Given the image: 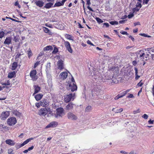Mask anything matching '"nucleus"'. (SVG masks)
I'll use <instances>...</instances> for the list:
<instances>
[{
  "label": "nucleus",
  "instance_id": "1",
  "mask_svg": "<svg viewBox=\"0 0 154 154\" xmlns=\"http://www.w3.org/2000/svg\"><path fill=\"white\" fill-rule=\"evenodd\" d=\"M75 98V93H70L65 97L64 101L66 103H69L71 101H73Z\"/></svg>",
  "mask_w": 154,
  "mask_h": 154
},
{
  "label": "nucleus",
  "instance_id": "2",
  "mask_svg": "<svg viewBox=\"0 0 154 154\" xmlns=\"http://www.w3.org/2000/svg\"><path fill=\"white\" fill-rule=\"evenodd\" d=\"M71 82L69 83V89H70L72 92H73L77 90V87L73 77L71 79Z\"/></svg>",
  "mask_w": 154,
  "mask_h": 154
},
{
  "label": "nucleus",
  "instance_id": "3",
  "mask_svg": "<svg viewBox=\"0 0 154 154\" xmlns=\"http://www.w3.org/2000/svg\"><path fill=\"white\" fill-rule=\"evenodd\" d=\"M17 123L16 118L14 117H10L7 120V124L10 126L14 125Z\"/></svg>",
  "mask_w": 154,
  "mask_h": 154
},
{
  "label": "nucleus",
  "instance_id": "4",
  "mask_svg": "<svg viewBox=\"0 0 154 154\" xmlns=\"http://www.w3.org/2000/svg\"><path fill=\"white\" fill-rule=\"evenodd\" d=\"M36 74L37 72L36 70H32L30 73V76L34 81H36L38 79V77L36 76Z\"/></svg>",
  "mask_w": 154,
  "mask_h": 154
},
{
  "label": "nucleus",
  "instance_id": "5",
  "mask_svg": "<svg viewBox=\"0 0 154 154\" xmlns=\"http://www.w3.org/2000/svg\"><path fill=\"white\" fill-rule=\"evenodd\" d=\"M64 114V109L63 108L58 107L56 109V115L57 116H62Z\"/></svg>",
  "mask_w": 154,
  "mask_h": 154
},
{
  "label": "nucleus",
  "instance_id": "6",
  "mask_svg": "<svg viewBox=\"0 0 154 154\" xmlns=\"http://www.w3.org/2000/svg\"><path fill=\"white\" fill-rule=\"evenodd\" d=\"M137 56L138 58H140V59H144V57L146 56V54L144 51L143 50H140L137 52Z\"/></svg>",
  "mask_w": 154,
  "mask_h": 154
},
{
  "label": "nucleus",
  "instance_id": "7",
  "mask_svg": "<svg viewBox=\"0 0 154 154\" xmlns=\"http://www.w3.org/2000/svg\"><path fill=\"white\" fill-rule=\"evenodd\" d=\"M10 113L8 111L3 112H2L0 118L2 120H5L9 116Z\"/></svg>",
  "mask_w": 154,
  "mask_h": 154
},
{
  "label": "nucleus",
  "instance_id": "8",
  "mask_svg": "<svg viewBox=\"0 0 154 154\" xmlns=\"http://www.w3.org/2000/svg\"><path fill=\"white\" fill-rule=\"evenodd\" d=\"M33 139L34 138H31L28 139L22 143L20 144V145H16L15 147L17 149H18L27 144L29 141L32 140H33Z\"/></svg>",
  "mask_w": 154,
  "mask_h": 154
},
{
  "label": "nucleus",
  "instance_id": "9",
  "mask_svg": "<svg viewBox=\"0 0 154 154\" xmlns=\"http://www.w3.org/2000/svg\"><path fill=\"white\" fill-rule=\"evenodd\" d=\"M48 112V110L46 108H42L39 110L38 114L40 116H45L47 113Z\"/></svg>",
  "mask_w": 154,
  "mask_h": 154
},
{
  "label": "nucleus",
  "instance_id": "10",
  "mask_svg": "<svg viewBox=\"0 0 154 154\" xmlns=\"http://www.w3.org/2000/svg\"><path fill=\"white\" fill-rule=\"evenodd\" d=\"M108 70L109 71H112L114 73L117 74L119 72V68L118 66H112L108 67Z\"/></svg>",
  "mask_w": 154,
  "mask_h": 154
},
{
  "label": "nucleus",
  "instance_id": "11",
  "mask_svg": "<svg viewBox=\"0 0 154 154\" xmlns=\"http://www.w3.org/2000/svg\"><path fill=\"white\" fill-rule=\"evenodd\" d=\"M67 116L69 119L72 120H76L77 118L75 115L71 112H69L67 113Z\"/></svg>",
  "mask_w": 154,
  "mask_h": 154
},
{
  "label": "nucleus",
  "instance_id": "12",
  "mask_svg": "<svg viewBox=\"0 0 154 154\" xmlns=\"http://www.w3.org/2000/svg\"><path fill=\"white\" fill-rule=\"evenodd\" d=\"M64 45L67 50L70 53H72L73 50L71 48L69 42L67 41H64Z\"/></svg>",
  "mask_w": 154,
  "mask_h": 154
},
{
  "label": "nucleus",
  "instance_id": "13",
  "mask_svg": "<svg viewBox=\"0 0 154 154\" xmlns=\"http://www.w3.org/2000/svg\"><path fill=\"white\" fill-rule=\"evenodd\" d=\"M57 69H60V70H61L64 69V65L63 61L61 60H59L57 62Z\"/></svg>",
  "mask_w": 154,
  "mask_h": 154
},
{
  "label": "nucleus",
  "instance_id": "14",
  "mask_svg": "<svg viewBox=\"0 0 154 154\" xmlns=\"http://www.w3.org/2000/svg\"><path fill=\"white\" fill-rule=\"evenodd\" d=\"M41 106L44 107H47L49 105V102L46 99H43L40 101Z\"/></svg>",
  "mask_w": 154,
  "mask_h": 154
},
{
  "label": "nucleus",
  "instance_id": "15",
  "mask_svg": "<svg viewBox=\"0 0 154 154\" xmlns=\"http://www.w3.org/2000/svg\"><path fill=\"white\" fill-rule=\"evenodd\" d=\"M58 125L57 122L55 121L52 122L46 127V128H48L50 127H55Z\"/></svg>",
  "mask_w": 154,
  "mask_h": 154
},
{
  "label": "nucleus",
  "instance_id": "16",
  "mask_svg": "<svg viewBox=\"0 0 154 154\" xmlns=\"http://www.w3.org/2000/svg\"><path fill=\"white\" fill-rule=\"evenodd\" d=\"M67 0H62L60 2H57L54 5V7H60L64 5L65 2Z\"/></svg>",
  "mask_w": 154,
  "mask_h": 154
},
{
  "label": "nucleus",
  "instance_id": "17",
  "mask_svg": "<svg viewBox=\"0 0 154 154\" xmlns=\"http://www.w3.org/2000/svg\"><path fill=\"white\" fill-rule=\"evenodd\" d=\"M33 87L34 88V92L33 94V96L39 92L41 90V88L38 85H34Z\"/></svg>",
  "mask_w": 154,
  "mask_h": 154
},
{
  "label": "nucleus",
  "instance_id": "18",
  "mask_svg": "<svg viewBox=\"0 0 154 154\" xmlns=\"http://www.w3.org/2000/svg\"><path fill=\"white\" fill-rule=\"evenodd\" d=\"M125 95V91H123L119 94L117 95L116 96L115 98L114 99L115 100H117L119 99L120 98H122L123 96H124Z\"/></svg>",
  "mask_w": 154,
  "mask_h": 154
},
{
  "label": "nucleus",
  "instance_id": "19",
  "mask_svg": "<svg viewBox=\"0 0 154 154\" xmlns=\"http://www.w3.org/2000/svg\"><path fill=\"white\" fill-rule=\"evenodd\" d=\"M11 38L10 37H8L5 40L4 44H5L9 45L11 43Z\"/></svg>",
  "mask_w": 154,
  "mask_h": 154
},
{
  "label": "nucleus",
  "instance_id": "20",
  "mask_svg": "<svg viewBox=\"0 0 154 154\" xmlns=\"http://www.w3.org/2000/svg\"><path fill=\"white\" fill-rule=\"evenodd\" d=\"M68 74L67 72H62L60 75V77L63 79H66L67 77Z\"/></svg>",
  "mask_w": 154,
  "mask_h": 154
},
{
  "label": "nucleus",
  "instance_id": "21",
  "mask_svg": "<svg viewBox=\"0 0 154 154\" xmlns=\"http://www.w3.org/2000/svg\"><path fill=\"white\" fill-rule=\"evenodd\" d=\"M6 143L10 146H14L15 144V143L14 141L11 139H8L5 140Z\"/></svg>",
  "mask_w": 154,
  "mask_h": 154
},
{
  "label": "nucleus",
  "instance_id": "22",
  "mask_svg": "<svg viewBox=\"0 0 154 154\" xmlns=\"http://www.w3.org/2000/svg\"><path fill=\"white\" fill-rule=\"evenodd\" d=\"M74 104L72 102H69L66 106V110H70L72 109L73 108V106Z\"/></svg>",
  "mask_w": 154,
  "mask_h": 154
},
{
  "label": "nucleus",
  "instance_id": "23",
  "mask_svg": "<svg viewBox=\"0 0 154 154\" xmlns=\"http://www.w3.org/2000/svg\"><path fill=\"white\" fill-rule=\"evenodd\" d=\"M13 114L15 116L19 117L21 116V113L17 110H14L12 111Z\"/></svg>",
  "mask_w": 154,
  "mask_h": 154
},
{
  "label": "nucleus",
  "instance_id": "24",
  "mask_svg": "<svg viewBox=\"0 0 154 154\" xmlns=\"http://www.w3.org/2000/svg\"><path fill=\"white\" fill-rule=\"evenodd\" d=\"M43 94H36L35 97L36 101H38L40 100L43 97Z\"/></svg>",
  "mask_w": 154,
  "mask_h": 154
},
{
  "label": "nucleus",
  "instance_id": "25",
  "mask_svg": "<svg viewBox=\"0 0 154 154\" xmlns=\"http://www.w3.org/2000/svg\"><path fill=\"white\" fill-rule=\"evenodd\" d=\"M35 3L37 6L41 7L43 6L44 2L42 1L38 0L36 1L35 2Z\"/></svg>",
  "mask_w": 154,
  "mask_h": 154
},
{
  "label": "nucleus",
  "instance_id": "26",
  "mask_svg": "<svg viewBox=\"0 0 154 154\" xmlns=\"http://www.w3.org/2000/svg\"><path fill=\"white\" fill-rule=\"evenodd\" d=\"M18 66V63L17 62H14L12 63L11 69L12 70H14L16 69Z\"/></svg>",
  "mask_w": 154,
  "mask_h": 154
},
{
  "label": "nucleus",
  "instance_id": "27",
  "mask_svg": "<svg viewBox=\"0 0 154 154\" xmlns=\"http://www.w3.org/2000/svg\"><path fill=\"white\" fill-rule=\"evenodd\" d=\"M53 5V3L49 2L45 4L44 7L46 8L49 9L51 8Z\"/></svg>",
  "mask_w": 154,
  "mask_h": 154
},
{
  "label": "nucleus",
  "instance_id": "28",
  "mask_svg": "<svg viewBox=\"0 0 154 154\" xmlns=\"http://www.w3.org/2000/svg\"><path fill=\"white\" fill-rule=\"evenodd\" d=\"M86 4L87 5V8L90 11H94L93 9L90 7V5L91 4L90 0H86Z\"/></svg>",
  "mask_w": 154,
  "mask_h": 154
},
{
  "label": "nucleus",
  "instance_id": "29",
  "mask_svg": "<svg viewBox=\"0 0 154 154\" xmlns=\"http://www.w3.org/2000/svg\"><path fill=\"white\" fill-rule=\"evenodd\" d=\"M53 49V47L51 45H49L46 46L43 48L44 51H49V50H52Z\"/></svg>",
  "mask_w": 154,
  "mask_h": 154
},
{
  "label": "nucleus",
  "instance_id": "30",
  "mask_svg": "<svg viewBox=\"0 0 154 154\" xmlns=\"http://www.w3.org/2000/svg\"><path fill=\"white\" fill-rule=\"evenodd\" d=\"M16 72L15 71L10 72L8 73V77L9 78H12L15 75Z\"/></svg>",
  "mask_w": 154,
  "mask_h": 154
},
{
  "label": "nucleus",
  "instance_id": "31",
  "mask_svg": "<svg viewBox=\"0 0 154 154\" xmlns=\"http://www.w3.org/2000/svg\"><path fill=\"white\" fill-rule=\"evenodd\" d=\"M147 51H149V53L151 55H153L154 54L152 53H154V47L150 48H147Z\"/></svg>",
  "mask_w": 154,
  "mask_h": 154
},
{
  "label": "nucleus",
  "instance_id": "32",
  "mask_svg": "<svg viewBox=\"0 0 154 154\" xmlns=\"http://www.w3.org/2000/svg\"><path fill=\"white\" fill-rule=\"evenodd\" d=\"M8 128L7 126H5L3 125H0V129L2 131H6Z\"/></svg>",
  "mask_w": 154,
  "mask_h": 154
},
{
  "label": "nucleus",
  "instance_id": "33",
  "mask_svg": "<svg viewBox=\"0 0 154 154\" xmlns=\"http://www.w3.org/2000/svg\"><path fill=\"white\" fill-rule=\"evenodd\" d=\"M43 30L44 32L46 33L51 34V32L49 30V29L46 27H43Z\"/></svg>",
  "mask_w": 154,
  "mask_h": 154
},
{
  "label": "nucleus",
  "instance_id": "34",
  "mask_svg": "<svg viewBox=\"0 0 154 154\" xmlns=\"http://www.w3.org/2000/svg\"><path fill=\"white\" fill-rule=\"evenodd\" d=\"M1 84L3 85H10V82L8 80L6 81L5 83L1 82Z\"/></svg>",
  "mask_w": 154,
  "mask_h": 154
},
{
  "label": "nucleus",
  "instance_id": "35",
  "mask_svg": "<svg viewBox=\"0 0 154 154\" xmlns=\"http://www.w3.org/2000/svg\"><path fill=\"white\" fill-rule=\"evenodd\" d=\"M65 37L67 39L70 40H72V36L69 34H66L65 35Z\"/></svg>",
  "mask_w": 154,
  "mask_h": 154
},
{
  "label": "nucleus",
  "instance_id": "36",
  "mask_svg": "<svg viewBox=\"0 0 154 154\" xmlns=\"http://www.w3.org/2000/svg\"><path fill=\"white\" fill-rule=\"evenodd\" d=\"M20 37L19 35L15 36L13 40L15 42H19Z\"/></svg>",
  "mask_w": 154,
  "mask_h": 154
},
{
  "label": "nucleus",
  "instance_id": "37",
  "mask_svg": "<svg viewBox=\"0 0 154 154\" xmlns=\"http://www.w3.org/2000/svg\"><path fill=\"white\" fill-rule=\"evenodd\" d=\"M96 21H97L98 23H101L103 22V20L99 17H96L95 18Z\"/></svg>",
  "mask_w": 154,
  "mask_h": 154
},
{
  "label": "nucleus",
  "instance_id": "38",
  "mask_svg": "<svg viewBox=\"0 0 154 154\" xmlns=\"http://www.w3.org/2000/svg\"><path fill=\"white\" fill-rule=\"evenodd\" d=\"M27 54H28V57L30 58V57L32 56V53L30 50V49H29V50L27 51Z\"/></svg>",
  "mask_w": 154,
  "mask_h": 154
},
{
  "label": "nucleus",
  "instance_id": "39",
  "mask_svg": "<svg viewBox=\"0 0 154 154\" xmlns=\"http://www.w3.org/2000/svg\"><path fill=\"white\" fill-rule=\"evenodd\" d=\"M92 109V107L90 106H87L85 109V111L86 112H90Z\"/></svg>",
  "mask_w": 154,
  "mask_h": 154
},
{
  "label": "nucleus",
  "instance_id": "40",
  "mask_svg": "<svg viewBox=\"0 0 154 154\" xmlns=\"http://www.w3.org/2000/svg\"><path fill=\"white\" fill-rule=\"evenodd\" d=\"M58 52V48L55 46L54 48V50L52 51V53L53 54H55L57 53Z\"/></svg>",
  "mask_w": 154,
  "mask_h": 154
},
{
  "label": "nucleus",
  "instance_id": "41",
  "mask_svg": "<svg viewBox=\"0 0 154 154\" xmlns=\"http://www.w3.org/2000/svg\"><path fill=\"white\" fill-rule=\"evenodd\" d=\"M109 23L112 25H116L118 24V21H111L109 22Z\"/></svg>",
  "mask_w": 154,
  "mask_h": 154
},
{
  "label": "nucleus",
  "instance_id": "42",
  "mask_svg": "<svg viewBox=\"0 0 154 154\" xmlns=\"http://www.w3.org/2000/svg\"><path fill=\"white\" fill-rule=\"evenodd\" d=\"M5 32L3 31H2L0 32V38H2L4 36Z\"/></svg>",
  "mask_w": 154,
  "mask_h": 154
},
{
  "label": "nucleus",
  "instance_id": "43",
  "mask_svg": "<svg viewBox=\"0 0 154 154\" xmlns=\"http://www.w3.org/2000/svg\"><path fill=\"white\" fill-rule=\"evenodd\" d=\"M13 152V150L11 149H10L8 150V154H14Z\"/></svg>",
  "mask_w": 154,
  "mask_h": 154
},
{
  "label": "nucleus",
  "instance_id": "44",
  "mask_svg": "<svg viewBox=\"0 0 154 154\" xmlns=\"http://www.w3.org/2000/svg\"><path fill=\"white\" fill-rule=\"evenodd\" d=\"M35 106L37 108H39L40 106H41V104L40 103V101L39 102L36 103H35Z\"/></svg>",
  "mask_w": 154,
  "mask_h": 154
},
{
  "label": "nucleus",
  "instance_id": "45",
  "mask_svg": "<svg viewBox=\"0 0 154 154\" xmlns=\"http://www.w3.org/2000/svg\"><path fill=\"white\" fill-rule=\"evenodd\" d=\"M134 16V15L133 14V13L131 14H129L128 16H126V18L127 17H128V18L129 19L131 18H132Z\"/></svg>",
  "mask_w": 154,
  "mask_h": 154
},
{
  "label": "nucleus",
  "instance_id": "46",
  "mask_svg": "<svg viewBox=\"0 0 154 154\" xmlns=\"http://www.w3.org/2000/svg\"><path fill=\"white\" fill-rule=\"evenodd\" d=\"M123 110V109L120 108L119 109H117V110L115 112V113H120L122 112Z\"/></svg>",
  "mask_w": 154,
  "mask_h": 154
},
{
  "label": "nucleus",
  "instance_id": "47",
  "mask_svg": "<svg viewBox=\"0 0 154 154\" xmlns=\"http://www.w3.org/2000/svg\"><path fill=\"white\" fill-rule=\"evenodd\" d=\"M136 6L137 8H140L142 7L140 2H138L136 5Z\"/></svg>",
  "mask_w": 154,
  "mask_h": 154
},
{
  "label": "nucleus",
  "instance_id": "48",
  "mask_svg": "<svg viewBox=\"0 0 154 154\" xmlns=\"http://www.w3.org/2000/svg\"><path fill=\"white\" fill-rule=\"evenodd\" d=\"M128 95L127 96V98H133L134 97V96L132 94H128Z\"/></svg>",
  "mask_w": 154,
  "mask_h": 154
},
{
  "label": "nucleus",
  "instance_id": "49",
  "mask_svg": "<svg viewBox=\"0 0 154 154\" xmlns=\"http://www.w3.org/2000/svg\"><path fill=\"white\" fill-rule=\"evenodd\" d=\"M40 63V61H37L35 63L34 65V68H35Z\"/></svg>",
  "mask_w": 154,
  "mask_h": 154
},
{
  "label": "nucleus",
  "instance_id": "50",
  "mask_svg": "<svg viewBox=\"0 0 154 154\" xmlns=\"http://www.w3.org/2000/svg\"><path fill=\"white\" fill-rule=\"evenodd\" d=\"M14 5L15 6H17L19 8L21 7L20 5L17 1L15 2Z\"/></svg>",
  "mask_w": 154,
  "mask_h": 154
},
{
  "label": "nucleus",
  "instance_id": "51",
  "mask_svg": "<svg viewBox=\"0 0 154 154\" xmlns=\"http://www.w3.org/2000/svg\"><path fill=\"white\" fill-rule=\"evenodd\" d=\"M140 112V109H138L134 111H133V113L134 114H135L137 113H139Z\"/></svg>",
  "mask_w": 154,
  "mask_h": 154
},
{
  "label": "nucleus",
  "instance_id": "52",
  "mask_svg": "<svg viewBox=\"0 0 154 154\" xmlns=\"http://www.w3.org/2000/svg\"><path fill=\"white\" fill-rule=\"evenodd\" d=\"M142 117L145 119H148V116L147 114H145L142 116Z\"/></svg>",
  "mask_w": 154,
  "mask_h": 154
},
{
  "label": "nucleus",
  "instance_id": "53",
  "mask_svg": "<svg viewBox=\"0 0 154 154\" xmlns=\"http://www.w3.org/2000/svg\"><path fill=\"white\" fill-rule=\"evenodd\" d=\"M87 43L89 45L94 46V45L89 40L87 41Z\"/></svg>",
  "mask_w": 154,
  "mask_h": 154
},
{
  "label": "nucleus",
  "instance_id": "54",
  "mask_svg": "<svg viewBox=\"0 0 154 154\" xmlns=\"http://www.w3.org/2000/svg\"><path fill=\"white\" fill-rule=\"evenodd\" d=\"M140 8H138L137 7L134 8H133V10L134 11H139L140 9Z\"/></svg>",
  "mask_w": 154,
  "mask_h": 154
},
{
  "label": "nucleus",
  "instance_id": "55",
  "mask_svg": "<svg viewBox=\"0 0 154 154\" xmlns=\"http://www.w3.org/2000/svg\"><path fill=\"white\" fill-rule=\"evenodd\" d=\"M143 85V83L141 82V81H140L137 85L139 87H141L142 85Z\"/></svg>",
  "mask_w": 154,
  "mask_h": 154
},
{
  "label": "nucleus",
  "instance_id": "56",
  "mask_svg": "<svg viewBox=\"0 0 154 154\" xmlns=\"http://www.w3.org/2000/svg\"><path fill=\"white\" fill-rule=\"evenodd\" d=\"M103 25L105 26L106 27H108L109 26V25L108 23H104L103 24Z\"/></svg>",
  "mask_w": 154,
  "mask_h": 154
},
{
  "label": "nucleus",
  "instance_id": "57",
  "mask_svg": "<svg viewBox=\"0 0 154 154\" xmlns=\"http://www.w3.org/2000/svg\"><path fill=\"white\" fill-rule=\"evenodd\" d=\"M154 122V120H150L148 121V123L149 124H153V122Z\"/></svg>",
  "mask_w": 154,
  "mask_h": 154
},
{
  "label": "nucleus",
  "instance_id": "58",
  "mask_svg": "<svg viewBox=\"0 0 154 154\" xmlns=\"http://www.w3.org/2000/svg\"><path fill=\"white\" fill-rule=\"evenodd\" d=\"M11 20H12L13 21H15V22H18V23H19V22H20L19 21L17 20H15V19H13L12 18H11Z\"/></svg>",
  "mask_w": 154,
  "mask_h": 154
},
{
  "label": "nucleus",
  "instance_id": "59",
  "mask_svg": "<svg viewBox=\"0 0 154 154\" xmlns=\"http://www.w3.org/2000/svg\"><path fill=\"white\" fill-rule=\"evenodd\" d=\"M33 148H34V146H32L31 147H30L28 148V150L29 151H30L31 150H32L33 149Z\"/></svg>",
  "mask_w": 154,
  "mask_h": 154
},
{
  "label": "nucleus",
  "instance_id": "60",
  "mask_svg": "<svg viewBox=\"0 0 154 154\" xmlns=\"http://www.w3.org/2000/svg\"><path fill=\"white\" fill-rule=\"evenodd\" d=\"M139 35H140L143 36L144 37H146V36H147V35L146 34H145L144 33H140L139 34Z\"/></svg>",
  "mask_w": 154,
  "mask_h": 154
},
{
  "label": "nucleus",
  "instance_id": "61",
  "mask_svg": "<svg viewBox=\"0 0 154 154\" xmlns=\"http://www.w3.org/2000/svg\"><path fill=\"white\" fill-rule=\"evenodd\" d=\"M78 27L79 28H83L79 23H78Z\"/></svg>",
  "mask_w": 154,
  "mask_h": 154
},
{
  "label": "nucleus",
  "instance_id": "62",
  "mask_svg": "<svg viewBox=\"0 0 154 154\" xmlns=\"http://www.w3.org/2000/svg\"><path fill=\"white\" fill-rule=\"evenodd\" d=\"M134 70H135V72L136 75L137 74V73H138L137 69L136 68H135Z\"/></svg>",
  "mask_w": 154,
  "mask_h": 154
},
{
  "label": "nucleus",
  "instance_id": "63",
  "mask_svg": "<svg viewBox=\"0 0 154 154\" xmlns=\"http://www.w3.org/2000/svg\"><path fill=\"white\" fill-rule=\"evenodd\" d=\"M125 20H120L119 21V23H125Z\"/></svg>",
  "mask_w": 154,
  "mask_h": 154
},
{
  "label": "nucleus",
  "instance_id": "64",
  "mask_svg": "<svg viewBox=\"0 0 154 154\" xmlns=\"http://www.w3.org/2000/svg\"><path fill=\"white\" fill-rule=\"evenodd\" d=\"M152 91L153 95L154 96V85L153 86V87L152 88Z\"/></svg>",
  "mask_w": 154,
  "mask_h": 154
}]
</instances>
